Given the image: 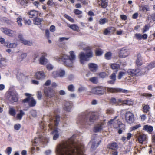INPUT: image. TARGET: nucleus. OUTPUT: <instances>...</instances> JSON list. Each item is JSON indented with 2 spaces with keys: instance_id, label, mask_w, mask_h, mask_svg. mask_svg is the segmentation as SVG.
I'll return each instance as SVG.
<instances>
[{
  "instance_id": "nucleus-1",
  "label": "nucleus",
  "mask_w": 155,
  "mask_h": 155,
  "mask_svg": "<svg viewBox=\"0 0 155 155\" xmlns=\"http://www.w3.org/2000/svg\"><path fill=\"white\" fill-rule=\"evenodd\" d=\"M84 146L74 141V137L59 143L57 146V155H84Z\"/></svg>"
},
{
  "instance_id": "nucleus-2",
  "label": "nucleus",
  "mask_w": 155,
  "mask_h": 155,
  "mask_svg": "<svg viewBox=\"0 0 155 155\" xmlns=\"http://www.w3.org/2000/svg\"><path fill=\"white\" fill-rule=\"evenodd\" d=\"M50 120L51 123L48 127L49 129L53 130L51 133L53 135V140H56L58 138L60 135L61 133V131L60 129L55 127V126H57L60 120L59 116H51L50 117Z\"/></svg>"
},
{
  "instance_id": "nucleus-3",
  "label": "nucleus",
  "mask_w": 155,
  "mask_h": 155,
  "mask_svg": "<svg viewBox=\"0 0 155 155\" xmlns=\"http://www.w3.org/2000/svg\"><path fill=\"white\" fill-rule=\"evenodd\" d=\"M55 59L59 62L62 61L65 65L69 67L73 66V64L74 61L69 58L68 55L66 54H63L61 56L57 57Z\"/></svg>"
},
{
  "instance_id": "nucleus-4",
  "label": "nucleus",
  "mask_w": 155,
  "mask_h": 155,
  "mask_svg": "<svg viewBox=\"0 0 155 155\" xmlns=\"http://www.w3.org/2000/svg\"><path fill=\"white\" fill-rule=\"evenodd\" d=\"M89 117V122L91 123L88 124L89 125L93 123L97 119L94 113L88 111H86L82 114L80 117V118L81 120H85Z\"/></svg>"
},
{
  "instance_id": "nucleus-5",
  "label": "nucleus",
  "mask_w": 155,
  "mask_h": 155,
  "mask_svg": "<svg viewBox=\"0 0 155 155\" xmlns=\"http://www.w3.org/2000/svg\"><path fill=\"white\" fill-rule=\"evenodd\" d=\"M126 121L129 124H132L134 121V117L133 114L130 111L127 112L125 114Z\"/></svg>"
},
{
  "instance_id": "nucleus-6",
  "label": "nucleus",
  "mask_w": 155,
  "mask_h": 155,
  "mask_svg": "<svg viewBox=\"0 0 155 155\" xmlns=\"http://www.w3.org/2000/svg\"><path fill=\"white\" fill-rule=\"evenodd\" d=\"M92 91L97 94L103 95L106 93V88L102 87H97L92 89Z\"/></svg>"
},
{
  "instance_id": "nucleus-7",
  "label": "nucleus",
  "mask_w": 155,
  "mask_h": 155,
  "mask_svg": "<svg viewBox=\"0 0 155 155\" xmlns=\"http://www.w3.org/2000/svg\"><path fill=\"white\" fill-rule=\"evenodd\" d=\"M65 74L64 70L62 68H60L58 69L56 71H53L52 73V75L54 78L63 77L65 76Z\"/></svg>"
},
{
  "instance_id": "nucleus-8",
  "label": "nucleus",
  "mask_w": 155,
  "mask_h": 155,
  "mask_svg": "<svg viewBox=\"0 0 155 155\" xmlns=\"http://www.w3.org/2000/svg\"><path fill=\"white\" fill-rule=\"evenodd\" d=\"M127 73L129 75L132 76H137L143 74L142 73L141 70L139 69H130L127 70Z\"/></svg>"
},
{
  "instance_id": "nucleus-9",
  "label": "nucleus",
  "mask_w": 155,
  "mask_h": 155,
  "mask_svg": "<svg viewBox=\"0 0 155 155\" xmlns=\"http://www.w3.org/2000/svg\"><path fill=\"white\" fill-rule=\"evenodd\" d=\"M0 30L2 32L9 36L13 37L16 35V33L15 31L3 28H1Z\"/></svg>"
},
{
  "instance_id": "nucleus-10",
  "label": "nucleus",
  "mask_w": 155,
  "mask_h": 155,
  "mask_svg": "<svg viewBox=\"0 0 155 155\" xmlns=\"http://www.w3.org/2000/svg\"><path fill=\"white\" fill-rule=\"evenodd\" d=\"M7 97L9 100L12 102L16 101L18 99V94L16 93L9 92L8 93Z\"/></svg>"
},
{
  "instance_id": "nucleus-11",
  "label": "nucleus",
  "mask_w": 155,
  "mask_h": 155,
  "mask_svg": "<svg viewBox=\"0 0 155 155\" xmlns=\"http://www.w3.org/2000/svg\"><path fill=\"white\" fill-rule=\"evenodd\" d=\"M117 117H116L114 119H111L108 122L110 124H113L114 127L115 128H119L122 124H124L121 122L116 120L115 118Z\"/></svg>"
},
{
  "instance_id": "nucleus-12",
  "label": "nucleus",
  "mask_w": 155,
  "mask_h": 155,
  "mask_svg": "<svg viewBox=\"0 0 155 155\" xmlns=\"http://www.w3.org/2000/svg\"><path fill=\"white\" fill-rule=\"evenodd\" d=\"M41 15L42 14L41 13L34 10H31L28 12V15L29 17L31 18H34L38 17V15L41 16Z\"/></svg>"
},
{
  "instance_id": "nucleus-13",
  "label": "nucleus",
  "mask_w": 155,
  "mask_h": 155,
  "mask_svg": "<svg viewBox=\"0 0 155 155\" xmlns=\"http://www.w3.org/2000/svg\"><path fill=\"white\" fill-rule=\"evenodd\" d=\"M24 103L28 102L29 105L30 106H35L36 103V101L32 97H28L23 100Z\"/></svg>"
},
{
  "instance_id": "nucleus-14",
  "label": "nucleus",
  "mask_w": 155,
  "mask_h": 155,
  "mask_svg": "<svg viewBox=\"0 0 155 155\" xmlns=\"http://www.w3.org/2000/svg\"><path fill=\"white\" fill-rule=\"evenodd\" d=\"M44 93L46 96L49 97H51L55 96V91L52 89L49 88L44 90Z\"/></svg>"
},
{
  "instance_id": "nucleus-15",
  "label": "nucleus",
  "mask_w": 155,
  "mask_h": 155,
  "mask_svg": "<svg viewBox=\"0 0 155 155\" xmlns=\"http://www.w3.org/2000/svg\"><path fill=\"white\" fill-rule=\"evenodd\" d=\"M129 54L127 49L125 47H124L120 50L119 56L120 57L125 58Z\"/></svg>"
},
{
  "instance_id": "nucleus-16",
  "label": "nucleus",
  "mask_w": 155,
  "mask_h": 155,
  "mask_svg": "<svg viewBox=\"0 0 155 155\" xmlns=\"http://www.w3.org/2000/svg\"><path fill=\"white\" fill-rule=\"evenodd\" d=\"M72 103L71 101H65L64 103L63 108L67 112H70L72 107Z\"/></svg>"
},
{
  "instance_id": "nucleus-17",
  "label": "nucleus",
  "mask_w": 155,
  "mask_h": 155,
  "mask_svg": "<svg viewBox=\"0 0 155 155\" xmlns=\"http://www.w3.org/2000/svg\"><path fill=\"white\" fill-rule=\"evenodd\" d=\"M18 37L19 41L24 45L29 46H31L32 45V42L30 41L25 40L22 35L19 34L18 36Z\"/></svg>"
},
{
  "instance_id": "nucleus-18",
  "label": "nucleus",
  "mask_w": 155,
  "mask_h": 155,
  "mask_svg": "<svg viewBox=\"0 0 155 155\" xmlns=\"http://www.w3.org/2000/svg\"><path fill=\"white\" fill-rule=\"evenodd\" d=\"M47 55V54L45 53L42 54V55L39 59V63L40 64L45 65L48 62V60L45 58Z\"/></svg>"
},
{
  "instance_id": "nucleus-19",
  "label": "nucleus",
  "mask_w": 155,
  "mask_h": 155,
  "mask_svg": "<svg viewBox=\"0 0 155 155\" xmlns=\"http://www.w3.org/2000/svg\"><path fill=\"white\" fill-rule=\"evenodd\" d=\"M35 77L38 80L43 79L45 77L44 72L43 71H40L36 73Z\"/></svg>"
},
{
  "instance_id": "nucleus-20",
  "label": "nucleus",
  "mask_w": 155,
  "mask_h": 155,
  "mask_svg": "<svg viewBox=\"0 0 155 155\" xmlns=\"http://www.w3.org/2000/svg\"><path fill=\"white\" fill-rule=\"evenodd\" d=\"M138 140L140 143L143 144V142L147 140V135L144 134H140L138 136Z\"/></svg>"
},
{
  "instance_id": "nucleus-21",
  "label": "nucleus",
  "mask_w": 155,
  "mask_h": 155,
  "mask_svg": "<svg viewBox=\"0 0 155 155\" xmlns=\"http://www.w3.org/2000/svg\"><path fill=\"white\" fill-rule=\"evenodd\" d=\"M104 127V123H101L98 124L96 125L94 127L93 131L95 132H99L101 131Z\"/></svg>"
},
{
  "instance_id": "nucleus-22",
  "label": "nucleus",
  "mask_w": 155,
  "mask_h": 155,
  "mask_svg": "<svg viewBox=\"0 0 155 155\" xmlns=\"http://www.w3.org/2000/svg\"><path fill=\"white\" fill-rule=\"evenodd\" d=\"M79 58L80 62L81 64H83L85 61L88 60L86 55L83 52H81L79 54Z\"/></svg>"
},
{
  "instance_id": "nucleus-23",
  "label": "nucleus",
  "mask_w": 155,
  "mask_h": 155,
  "mask_svg": "<svg viewBox=\"0 0 155 155\" xmlns=\"http://www.w3.org/2000/svg\"><path fill=\"white\" fill-rule=\"evenodd\" d=\"M88 67L91 71L92 72H96L98 69L97 65L95 63H90L88 64Z\"/></svg>"
},
{
  "instance_id": "nucleus-24",
  "label": "nucleus",
  "mask_w": 155,
  "mask_h": 155,
  "mask_svg": "<svg viewBox=\"0 0 155 155\" xmlns=\"http://www.w3.org/2000/svg\"><path fill=\"white\" fill-rule=\"evenodd\" d=\"M143 130H145L149 134H150L153 130V127L152 126L146 125L143 126Z\"/></svg>"
},
{
  "instance_id": "nucleus-25",
  "label": "nucleus",
  "mask_w": 155,
  "mask_h": 155,
  "mask_svg": "<svg viewBox=\"0 0 155 155\" xmlns=\"http://www.w3.org/2000/svg\"><path fill=\"white\" fill-rule=\"evenodd\" d=\"M99 143V142H97L96 140H91L89 144L91 145V148L94 150L98 146Z\"/></svg>"
},
{
  "instance_id": "nucleus-26",
  "label": "nucleus",
  "mask_w": 155,
  "mask_h": 155,
  "mask_svg": "<svg viewBox=\"0 0 155 155\" xmlns=\"http://www.w3.org/2000/svg\"><path fill=\"white\" fill-rule=\"evenodd\" d=\"M154 67H155V62H152L150 63L145 68L146 71L144 72V74H147L149 70L151 69Z\"/></svg>"
},
{
  "instance_id": "nucleus-27",
  "label": "nucleus",
  "mask_w": 155,
  "mask_h": 155,
  "mask_svg": "<svg viewBox=\"0 0 155 155\" xmlns=\"http://www.w3.org/2000/svg\"><path fill=\"white\" fill-rule=\"evenodd\" d=\"M33 21L34 25H38L41 24V22L43 21V19L37 17L34 18Z\"/></svg>"
},
{
  "instance_id": "nucleus-28",
  "label": "nucleus",
  "mask_w": 155,
  "mask_h": 155,
  "mask_svg": "<svg viewBox=\"0 0 155 155\" xmlns=\"http://www.w3.org/2000/svg\"><path fill=\"white\" fill-rule=\"evenodd\" d=\"M85 50L87 52L86 55L87 58L93 56V53L90 47H87Z\"/></svg>"
},
{
  "instance_id": "nucleus-29",
  "label": "nucleus",
  "mask_w": 155,
  "mask_h": 155,
  "mask_svg": "<svg viewBox=\"0 0 155 155\" xmlns=\"http://www.w3.org/2000/svg\"><path fill=\"white\" fill-rule=\"evenodd\" d=\"M137 59L136 63L137 66H140L142 64L141 56L140 54H138L137 56Z\"/></svg>"
},
{
  "instance_id": "nucleus-30",
  "label": "nucleus",
  "mask_w": 155,
  "mask_h": 155,
  "mask_svg": "<svg viewBox=\"0 0 155 155\" xmlns=\"http://www.w3.org/2000/svg\"><path fill=\"white\" fill-rule=\"evenodd\" d=\"M139 10L143 12H147L150 11V8L148 5H145L141 6H139Z\"/></svg>"
},
{
  "instance_id": "nucleus-31",
  "label": "nucleus",
  "mask_w": 155,
  "mask_h": 155,
  "mask_svg": "<svg viewBox=\"0 0 155 155\" xmlns=\"http://www.w3.org/2000/svg\"><path fill=\"white\" fill-rule=\"evenodd\" d=\"M118 146L116 143H113L110 144H109L107 146V147L109 149L112 150H115L117 148Z\"/></svg>"
},
{
  "instance_id": "nucleus-32",
  "label": "nucleus",
  "mask_w": 155,
  "mask_h": 155,
  "mask_svg": "<svg viewBox=\"0 0 155 155\" xmlns=\"http://www.w3.org/2000/svg\"><path fill=\"white\" fill-rule=\"evenodd\" d=\"M108 0H101V7L104 8H106L108 5Z\"/></svg>"
},
{
  "instance_id": "nucleus-33",
  "label": "nucleus",
  "mask_w": 155,
  "mask_h": 155,
  "mask_svg": "<svg viewBox=\"0 0 155 155\" xmlns=\"http://www.w3.org/2000/svg\"><path fill=\"white\" fill-rule=\"evenodd\" d=\"M25 113L22 110H21L19 111V113L17 114L16 118L18 119L21 120L22 116L25 115Z\"/></svg>"
},
{
  "instance_id": "nucleus-34",
  "label": "nucleus",
  "mask_w": 155,
  "mask_h": 155,
  "mask_svg": "<svg viewBox=\"0 0 155 155\" xmlns=\"http://www.w3.org/2000/svg\"><path fill=\"white\" fill-rule=\"evenodd\" d=\"M134 102L131 99H128L123 101V104L129 105H133Z\"/></svg>"
},
{
  "instance_id": "nucleus-35",
  "label": "nucleus",
  "mask_w": 155,
  "mask_h": 155,
  "mask_svg": "<svg viewBox=\"0 0 155 155\" xmlns=\"http://www.w3.org/2000/svg\"><path fill=\"white\" fill-rule=\"evenodd\" d=\"M9 114L12 116H15L16 113L15 109L12 107H9Z\"/></svg>"
},
{
  "instance_id": "nucleus-36",
  "label": "nucleus",
  "mask_w": 155,
  "mask_h": 155,
  "mask_svg": "<svg viewBox=\"0 0 155 155\" xmlns=\"http://www.w3.org/2000/svg\"><path fill=\"white\" fill-rule=\"evenodd\" d=\"M129 91L127 90L118 88H116V92L123 93L126 94L129 93Z\"/></svg>"
},
{
  "instance_id": "nucleus-37",
  "label": "nucleus",
  "mask_w": 155,
  "mask_h": 155,
  "mask_svg": "<svg viewBox=\"0 0 155 155\" xmlns=\"http://www.w3.org/2000/svg\"><path fill=\"white\" fill-rule=\"evenodd\" d=\"M69 58L74 61L76 59V56L74 52L73 51H70L69 52Z\"/></svg>"
},
{
  "instance_id": "nucleus-38",
  "label": "nucleus",
  "mask_w": 155,
  "mask_h": 155,
  "mask_svg": "<svg viewBox=\"0 0 155 155\" xmlns=\"http://www.w3.org/2000/svg\"><path fill=\"white\" fill-rule=\"evenodd\" d=\"M108 92L113 93L116 92V88L105 87Z\"/></svg>"
},
{
  "instance_id": "nucleus-39",
  "label": "nucleus",
  "mask_w": 155,
  "mask_h": 155,
  "mask_svg": "<svg viewBox=\"0 0 155 155\" xmlns=\"http://www.w3.org/2000/svg\"><path fill=\"white\" fill-rule=\"evenodd\" d=\"M7 47L14 48L16 47L17 44L15 43H8L5 44Z\"/></svg>"
},
{
  "instance_id": "nucleus-40",
  "label": "nucleus",
  "mask_w": 155,
  "mask_h": 155,
  "mask_svg": "<svg viewBox=\"0 0 155 155\" xmlns=\"http://www.w3.org/2000/svg\"><path fill=\"white\" fill-rule=\"evenodd\" d=\"M112 53L110 52L106 53L105 54V57L107 60H110L112 58Z\"/></svg>"
},
{
  "instance_id": "nucleus-41",
  "label": "nucleus",
  "mask_w": 155,
  "mask_h": 155,
  "mask_svg": "<svg viewBox=\"0 0 155 155\" xmlns=\"http://www.w3.org/2000/svg\"><path fill=\"white\" fill-rule=\"evenodd\" d=\"M110 67L113 69H116L119 68L120 67V65L117 64L113 63L110 65Z\"/></svg>"
},
{
  "instance_id": "nucleus-42",
  "label": "nucleus",
  "mask_w": 155,
  "mask_h": 155,
  "mask_svg": "<svg viewBox=\"0 0 155 155\" xmlns=\"http://www.w3.org/2000/svg\"><path fill=\"white\" fill-rule=\"evenodd\" d=\"M69 27L70 28L74 31L78 30L79 29V27L75 24L71 25Z\"/></svg>"
},
{
  "instance_id": "nucleus-43",
  "label": "nucleus",
  "mask_w": 155,
  "mask_h": 155,
  "mask_svg": "<svg viewBox=\"0 0 155 155\" xmlns=\"http://www.w3.org/2000/svg\"><path fill=\"white\" fill-rule=\"evenodd\" d=\"M25 77L23 74L19 73L17 75V78L19 80H23Z\"/></svg>"
},
{
  "instance_id": "nucleus-44",
  "label": "nucleus",
  "mask_w": 155,
  "mask_h": 155,
  "mask_svg": "<svg viewBox=\"0 0 155 155\" xmlns=\"http://www.w3.org/2000/svg\"><path fill=\"white\" fill-rule=\"evenodd\" d=\"M126 74V72L120 71L119 73L117 78L118 79H120L122 77L124 76Z\"/></svg>"
},
{
  "instance_id": "nucleus-45",
  "label": "nucleus",
  "mask_w": 155,
  "mask_h": 155,
  "mask_svg": "<svg viewBox=\"0 0 155 155\" xmlns=\"http://www.w3.org/2000/svg\"><path fill=\"white\" fill-rule=\"evenodd\" d=\"M39 140L40 141L43 142L44 143H45L48 142V139L47 138H45V137H39Z\"/></svg>"
},
{
  "instance_id": "nucleus-46",
  "label": "nucleus",
  "mask_w": 155,
  "mask_h": 155,
  "mask_svg": "<svg viewBox=\"0 0 155 155\" xmlns=\"http://www.w3.org/2000/svg\"><path fill=\"white\" fill-rule=\"evenodd\" d=\"M103 53V51L102 50L98 49H97L95 52L96 55L97 56H100Z\"/></svg>"
},
{
  "instance_id": "nucleus-47",
  "label": "nucleus",
  "mask_w": 155,
  "mask_h": 155,
  "mask_svg": "<svg viewBox=\"0 0 155 155\" xmlns=\"http://www.w3.org/2000/svg\"><path fill=\"white\" fill-rule=\"evenodd\" d=\"M150 107L148 105H145L143 107V111L145 113H147L149 111Z\"/></svg>"
},
{
  "instance_id": "nucleus-48",
  "label": "nucleus",
  "mask_w": 155,
  "mask_h": 155,
  "mask_svg": "<svg viewBox=\"0 0 155 155\" xmlns=\"http://www.w3.org/2000/svg\"><path fill=\"white\" fill-rule=\"evenodd\" d=\"M118 130V133L119 134H121L122 132V130H125V125L124 124H122L120 127H119Z\"/></svg>"
},
{
  "instance_id": "nucleus-49",
  "label": "nucleus",
  "mask_w": 155,
  "mask_h": 155,
  "mask_svg": "<svg viewBox=\"0 0 155 155\" xmlns=\"http://www.w3.org/2000/svg\"><path fill=\"white\" fill-rule=\"evenodd\" d=\"M26 56V54L25 53H22L19 55L18 58V59L20 61H21L24 58H25Z\"/></svg>"
},
{
  "instance_id": "nucleus-50",
  "label": "nucleus",
  "mask_w": 155,
  "mask_h": 155,
  "mask_svg": "<svg viewBox=\"0 0 155 155\" xmlns=\"http://www.w3.org/2000/svg\"><path fill=\"white\" fill-rule=\"evenodd\" d=\"M89 80L94 84H96L98 82V79L96 77H92L90 78Z\"/></svg>"
},
{
  "instance_id": "nucleus-51",
  "label": "nucleus",
  "mask_w": 155,
  "mask_h": 155,
  "mask_svg": "<svg viewBox=\"0 0 155 155\" xmlns=\"http://www.w3.org/2000/svg\"><path fill=\"white\" fill-rule=\"evenodd\" d=\"M108 20L106 18H101L100 19L99 22L100 25H103L106 22H107Z\"/></svg>"
},
{
  "instance_id": "nucleus-52",
  "label": "nucleus",
  "mask_w": 155,
  "mask_h": 155,
  "mask_svg": "<svg viewBox=\"0 0 155 155\" xmlns=\"http://www.w3.org/2000/svg\"><path fill=\"white\" fill-rule=\"evenodd\" d=\"M22 18H17V22L18 25L20 26H21L22 25Z\"/></svg>"
},
{
  "instance_id": "nucleus-53",
  "label": "nucleus",
  "mask_w": 155,
  "mask_h": 155,
  "mask_svg": "<svg viewBox=\"0 0 155 155\" xmlns=\"http://www.w3.org/2000/svg\"><path fill=\"white\" fill-rule=\"evenodd\" d=\"M142 95L148 99H150V97L152 96V95L151 94L146 93L143 94Z\"/></svg>"
},
{
  "instance_id": "nucleus-54",
  "label": "nucleus",
  "mask_w": 155,
  "mask_h": 155,
  "mask_svg": "<svg viewBox=\"0 0 155 155\" xmlns=\"http://www.w3.org/2000/svg\"><path fill=\"white\" fill-rule=\"evenodd\" d=\"M47 69L49 70H51L54 68L53 66L51 64H48L46 66Z\"/></svg>"
},
{
  "instance_id": "nucleus-55",
  "label": "nucleus",
  "mask_w": 155,
  "mask_h": 155,
  "mask_svg": "<svg viewBox=\"0 0 155 155\" xmlns=\"http://www.w3.org/2000/svg\"><path fill=\"white\" fill-rule=\"evenodd\" d=\"M141 127V125L140 124H137L132 127L131 128V129L132 131L136 129H137L140 127Z\"/></svg>"
},
{
  "instance_id": "nucleus-56",
  "label": "nucleus",
  "mask_w": 155,
  "mask_h": 155,
  "mask_svg": "<svg viewBox=\"0 0 155 155\" xmlns=\"http://www.w3.org/2000/svg\"><path fill=\"white\" fill-rule=\"evenodd\" d=\"M68 90L70 91H74V87L73 85L71 84L69 85L68 87Z\"/></svg>"
},
{
  "instance_id": "nucleus-57",
  "label": "nucleus",
  "mask_w": 155,
  "mask_h": 155,
  "mask_svg": "<svg viewBox=\"0 0 155 155\" xmlns=\"http://www.w3.org/2000/svg\"><path fill=\"white\" fill-rule=\"evenodd\" d=\"M12 150V148L11 147H8L6 150V152L8 155H10L11 153Z\"/></svg>"
},
{
  "instance_id": "nucleus-58",
  "label": "nucleus",
  "mask_w": 155,
  "mask_h": 155,
  "mask_svg": "<svg viewBox=\"0 0 155 155\" xmlns=\"http://www.w3.org/2000/svg\"><path fill=\"white\" fill-rule=\"evenodd\" d=\"M99 76L102 78H105L107 76V75L105 72H101L99 74Z\"/></svg>"
},
{
  "instance_id": "nucleus-59",
  "label": "nucleus",
  "mask_w": 155,
  "mask_h": 155,
  "mask_svg": "<svg viewBox=\"0 0 155 155\" xmlns=\"http://www.w3.org/2000/svg\"><path fill=\"white\" fill-rule=\"evenodd\" d=\"M110 102L114 104H116L117 105H118L117 104V101L115 98H112L110 100Z\"/></svg>"
},
{
  "instance_id": "nucleus-60",
  "label": "nucleus",
  "mask_w": 155,
  "mask_h": 155,
  "mask_svg": "<svg viewBox=\"0 0 155 155\" xmlns=\"http://www.w3.org/2000/svg\"><path fill=\"white\" fill-rule=\"evenodd\" d=\"M37 96L39 100L41 99L42 97V93L41 91H38L37 92Z\"/></svg>"
},
{
  "instance_id": "nucleus-61",
  "label": "nucleus",
  "mask_w": 155,
  "mask_h": 155,
  "mask_svg": "<svg viewBox=\"0 0 155 155\" xmlns=\"http://www.w3.org/2000/svg\"><path fill=\"white\" fill-rule=\"evenodd\" d=\"M65 17L70 21L73 22H74V19L71 18V17L67 15H64Z\"/></svg>"
},
{
  "instance_id": "nucleus-62",
  "label": "nucleus",
  "mask_w": 155,
  "mask_h": 155,
  "mask_svg": "<svg viewBox=\"0 0 155 155\" xmlns=\"http://www.w3.org/2000/svg\"><path fill=\"white\" fill-rule=\"evenodd\" d=\"M110 78L111 80H116V75L115 73H113L110 76Z\"/></svg>"
},
{
  "instance_id": "nucleus-63",
  "label": "nucleus",
  "mask_w": 155,
  "mask_h": 155,
  "mask_svg": "<svg viewBox=\"0 0 155 155\" xmlns=\"http://www.w3.org/2000/svg\"><path fill=\"white\" fill-rule=\"evenodd\" d=\"M74 12L76 15H79L82 14V12L77 9H75L74 11Z\"/></svg>"
},
{
  "instance_id": "nucleus-64",
  "label": "nucleus",
  "mask_w": 155,
  "mask_h": 155,
  "mask_svg": "<svg viewBox=\"0 0 155 155\" xmlns=\"http://www.w3.org/2000/svg\"><path fill=\"white\" fill-rule=\"evenodd\" d=\"M135 37L136 38V39L139 40H141V34L140 33H136L134 35Z\"/></svg>"
}]
</instances>
